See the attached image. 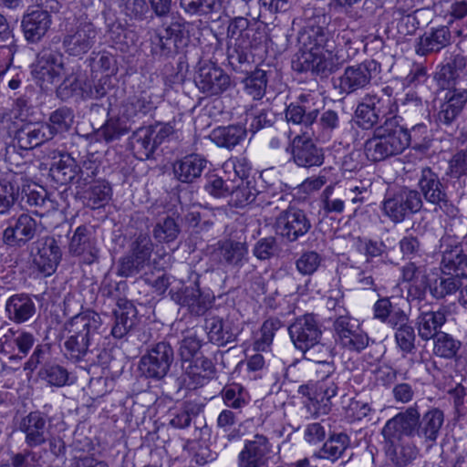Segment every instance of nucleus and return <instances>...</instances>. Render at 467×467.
<instances>
[{
    "instance_id": "nucleus-1",
    "label": "nucleus",
    "mask_w": 467,
    "mask_h": 467,
    "mask_svg": "<svg viewBox=\"0 0 467 467\" xmlns=\"http://www.w3.org/2000/svg\"><path fill=\"white\" fill-rule=\"evenodd\" d=\"M65 330V357L73 362H94V352L106 330L99 314L92 310L81 312L66 322Z\"/></svg>"
},
{
    "instance_id": "nucleus-2",
    "label": "nucleus",
    "mask_w": 467,
    "mask_h": 467,
    "mask_svg": "<svg viewBox=\"0 0 467 467\" xmlns=\"http://www.w3.org/2000/svg\"><path fill=\"white\" fill-rule=\"evenodd\" d=\"M408 138L398 118L388 117L383 124L374 130L373 137L365 142L366 156L377 162L400 154L408 148Z\"/></svg>"
},
{
    "instance_id": "nucleus-3",
    "label": "nucleus",
    "mask_w": 467,
    "mask_h": 467,
    "mask_svg": "<svg viewBox=\"0 0 467 467\" xmlns=\"http://www.w3.org/2000/svg\"><path fill=\"white\" fill-rule=\"evenodd\" d=\"M319 113V107L314 101L311 95H301L296 103H291L285 109L286 123L283 120L273 129L269 139V146L274 150H278L286 145L291 147L290 135L291 130L288 123L299 125L306 130L311 129L316 122Z\"/></svg>"
},
{
    "instance_id": "nucleus-4",
    "label": "nucleus",
    "mask_w": 467,
    "mask_h": 467,
    "mask_svg": "<svg viewBox=\"0 0 467 467\" xmlns=\"http://www.w3.org/2000/svg\"><path fill=\"white\" fill-rule=\"evenodd\" d=\"M150 35V52L160 58L174 57L188 41L185 22L175 16L166 17Z\"/></svg>"
},
{
    "instance_id": "nucleus-5",
    "label": "nucleus",
    "mask_w": 467,
    "mask_h": 467,
    "mask_svg": "<svg viewBox=\"0 0 467 467\" xmlns=\"http://www.w3.org/2000/svg\"><path fill=\"white\" fill-rule=\"evenodd\" d=\"M423 202L420 193L408 187L389 192L382 203V209L393 223L403 222L410 214L420 212Z\"/></svg>"
},
{
    "instance_id": "nucleus-6",
    "label": "nucleus",
    "mask_w": 467,
    "mask_h": 467,
    "mask_svg": "<svg viewBox=\"0 0 467 467\" xmlns=\"http://www.w3.org/2000/svg\"><path fill=\"white\" fill-rule=\"evenodd\" d=\"M333 329L336 341L348 350L360 352L368 346V334L362 329L359 321L352 317L346 309L338 310Z\"/></svg>"
},
{
    "instance_id": "nucleus-7",
    "label": "nucleus",
    "mask_w": 467,
    "mask_h": 467,
    "mask_svg": "<svg viewBox=\"0 0 467 467\" xmlns=\"http://www.w3.org/2000/svg\"><path fill=\"white\" fill-rule=\"evenodd\" d=\"M174 361L170 343L161 341L149 348L140 360L139 369L148 379L161 380L166 377Z\"/></svg>"
},
{
    "instance_id": "nucleus-8",
    "label": "nucleus",
    "mask_w": 467,
    "mask_h": 467,
    "mask_svg": "<svg viewBox=\"0 0 467 467\" xmlns=\"http://www.w3.org/2000/svg\"><path fill=\"white\" fill-rule=\"evenodd\" d=\"M100 28L90 21H79L67 29L63 36L62 45L69 56L82 57L95 47L99 40Z\"/></svg>"
},
{
    "instance_id": "nucleus-9",
    "label": "nucleus",
    "mask_w": 467,
    "mask_h": 467,
    "mask_svg": "<svg viewBox=\"0 0 467 467\" xmlns=\"http://www.w3.org/2000/svg\"><path fill=\"white\" fill-rule=\"evenodd\" d=\"M420 413L417 403L408 407L389 420L382 429V435L387 442L394 445L402 437H419Z\"/></svg>"
},
{
    "instance_id": "nucleus-10",
    "label": "nucleus",
    "mask_w": 467,
    "mask_h": 467,
    "mask_svg": "<svg viewBox=\"0 0 467 467\" xmlns=\"http://www.w3.org/2000/svg\"><path fill=\"white\" fill-rule=\"evenodd\" d=\"M338 61L328 49L311 47L302 51L293 61V67L299 72L311 71L312 73L327 78L339 67Z\"/></svg>"
},
{
    "instance_id": "nucleus-11",
    "label": "nucleus",
    "mask_w": 467,
    "mask_h": 467,
    "mask_svg": "<svg viewBox=\"0 0 467 467\" xmlns=\"http://www.w3.org/2000/svg\"><path fill=\"white\" fill-rule=\"evenodd\" d=\"M274 227L277 235L293 243L305 236L312 225L305 211L289 206L275 217Z\"/></svg>"
},
{
    "instance_id": "nucleus-12",
    "label": "nucleus",
    "mask_w": 467,
    "mask_h": 467,
    "mask_svg": "<svg viewBox=\"0 0 467 467\" xmlns=\"http://www.w3.org/2000/svg\"><path fill=\"white\" fill-rule=\"evenodd\" d=\"M418 185L424 199L436 205L435 211L439 209L449 217L457 215L458 209L449 202L439 176L431 168L420 170Z\"/></svg>"
},
{
    "instance_id": "nucleus-13",
    "label": "nucleus",
    "mask_w": 467,
    "mask_h": 467,
    "mask_svg": "<svg viewBox=\"0 0 467 467\" xmlns=\"http://www.w3.org/2000/svg\"><path fill=\"white\" fill-rule=\"evenodd\" d=\"M379 68V66L375 60H366L359 64L348 66L338 78L340 94L349 95L365 89Z\"/></svg>"
},
{
    "instance_id": "nucleus-14",
    "label": "nucleus",
    "mask_w": 467,
    "mask_h": 467,
    "mask_svg": "<svg viewBox=\"0 0 467 467\" xmlns=\"http://www.w3.org/2000/svg\"><path fill=\"white\" fill-rule=\"evenodd\" d=\"M288 333L296 348L306 352L322 337V330L314 315L306 314L295 319Z\"/></svg>"
},
{
    "instance_id": "nucleus-15",
    "label": "nucleus",
    "mask_w": 467,
    "mask_h": 467,
    "mask_svg": "<svg viewBox=\"0 0 467 467\" xmlns=\"http://www.w3.org/2000/svg\"><path fill=\"white\" fill-rule=\"evenodd\" d=\"M31 255L39 272L51 275L61 260L62 252L56 239L47 235L32 243Z\"/></svg>"
},
{
    "instance_id": "nucleus-16",
    "label": "nucleus",
    "mask_w": 467,
    "mask_h": 467,
    "mask_svg": "<svg viewBox=\"0 0 467 467\" xmlns=\"http://www.w3.org/2000/svg\"><path fill=\"white\" fill-rule=\"evenodd\" d=\"M68 253L79 258L80 263L92 265L99 260L97 238L90 227H77L68 244Z\"/></svg>"
},
{
    "instance_id": "nucleus-17",
    "label": "nucleus",
    "mask_w": 467,
    "mask_h": 467,
    "mask_svg": "<svg viewBox=\"0 0 467 467\" xmlns=\"http://www.w3.org/2000/svg\"><path fill=\"white\" fill-rule=\"evenodd\" d=\"M435 78L443 88H467V57L461 54L451 56L439 67Z\"/></svg>"
},
{
    "instance_id": "nucleus-18",
    "label": "nucleus",
    "mask_w": 467,
    "mask_h": 467,
    "mask_svg": "<svg viewBox=\"0 0 467 467\" xmlns=\"http://www.w3.org/2000/svg\"><path fill=\"white\" fill-rule=\"evenodd\" d=\"M304 135H296L291 141V154L294 162L303 168L321 166L325 156L323 150L317 147L309 136L308 131Z\"/></svg>"
},
{
    "instance_id": "nucleus-19",
    "label": "nucleus",
    "mask_w": 467,
    "mask_h": 467,
    "mask_svg": "<svg viewBox=\"0 0 467 467\" xmlns=\"http://www.w3.org/2000/svg\"><path fill=\"white\" fill-rule=\"evenodd\" d=\"M194 82L201 92L207 96H215L230 87L231 78L222 68L207 63L199 67Z\"/></svg>"
},
{
    "instance_id": "nucleus-20",
    "label": "nucleus",
    "mask_w": 467,
    "mask_h": 467,
    "mask_svg": "<svg viewBox=\"0 0 467 467\" xmlns=\"http://www.w3.org/2000/svg\"><path fill=\"white\" fill-rule=\"evenodd\" d=\"M213 256L221 266L238 271L248 262V246L244 242L221 240L216 244Z\"/></svg>"
},
{
    "instance_id": "nucleus-21",
    "label": "nucleus",
    "mask_w": 467,
    "mask_h": 467,
    "mask_svg": "<svg viewBox=\"0 0 467 467\" xmlns=\"http://www.w3.org/2000/svg\"><path fill=\"white\" fill-rule=\"evenodd\" d=\"M171 299L194 316H202L211 307L213 297L202 291L197 284L177 291L171 290Z\"/></svg>"
},
{
    "instance_id": "nucleus-22",
    "label": "nucleus",
    "mask_w": 467,
    "mask_h": 467,
    "mask_svg": "<svg viewBox=\"0 0 467 467\" xmlns=\"http://www.w3.org/2000/svg\"><path fill=\"white\" fill-rule=\"evenodd\" d=\"M271 452V444L267 437L255 434L245 441L238 456V467H265Z\"/></svg>"
},
{
    "instance_id": "nucleus-23",
    "label": "nucleus",
    "mask_w": 467,
    "mask_h": 467,
    "mask_svg": "<svg viewBox=\"0 0 467 467\" xmlns=\"http://www.w3.org/2000/svg\"><path fill=\"white\" fill-rule=\"evenodd\" d=\"M337 378H335L333 373H327V375L317 383L313 398L311 399L312 403H306L308 412L313 416L327 414L333 405L332 399L337 396Z\"/></svg>"
},
{
    "instance_id": "nucleus-24",
    "label": "nucleus",
    "mask_w": 467,
    "mask_h": 467,
    "mask_svg": "<svg viewBox=\"0 0 467 467\" xmlns=\"http://www.w3.org/2000/svg\"><path fill=\"white\" fill-rule=\"evenodd\" d=\"M443 101L439 107L437 121L440 125L451 126L462 113L467 104V88H446Z\"/></svg>"
},
{
    "instance_id": "nucleus-25",
    "label": "nucleus",
    "mask_w": 467,
    "mask_h": 467,
    "mask_svg": "<svg viewBox=\"0 0 467 467\" xmlns=\"http://www.w3.org/2000/svg\"><path fill=\"white\" fill-rule=\"evenodd\" d=\"M36 231V221L29 214L22 213L10 221L9 226L3 233V240L7 245L21 247L33 239Z\"/></svg>"
},
{
    "instance_id": "nucleus-26",
    "label": "nucleus",
    "mask_w": 467,
    "mask_h": 467,
    "mask_svg": "<svg viewBox=\"0 0 467 467\" xmlns=\"http://www.w3.org/2000/svg\"><path fill=\"white\" fill-rule=\"evenodd\" d=\"M385 115V99L377 94H367L355 111L357 124L364 130L372 129Z\"/></svg>"
},
{
    "instance_id": "nucleus-27",
    "label": "nucleus",
    "mask_w": 467,
    "mask_h": 467,
    "mask_svg": "<svg viewBox=\"0 0 467 467\" xmlns=\"http://www.w3.org/2000/svg\"><path fill=\"white\" fill-rule=\"evenodd\" d=\"M331 17L322 12H317L309 20L307 26L299 36V41L307 49L311 47L324 48L328 40L327 26Z\"/></svg>"
},
{
    "instance_id": "nucleus-28",
    "label": "nucleus",
    "mask_w": 467,
    "mask_h": 467,
    "mask_svg": "<svg viewBox=\"0 0 467 467\" xmlns=\"http://www.w3.org/2000/svg\"><path fill=\"white\" fill-rule=\"evenodd\" d=\"M52 139V132L47 122H26L19 127L15 140L22 150H32Z\"/></svg>"
},
{
    "instance_id": "nucleus-29",
    "label": "nucleus",
    "mask_w": 467,
    "mask_h": 467,
    "mask_svg": "<svg viewBox=\"0 0 467 467\" xmlns=\"http://www.w3.org/2000/svg\"><path fill=\"white\" fill-rule=\"evenodd\" d=\"M50 26V14L41 8L25 14L21 22L24 36L29 43L39 42L47 33Z\"/></svg>"
},
{
    "instance_id": "nucleus-30",
    "label": "nucleus",
    "mask_w": 467,
    "mask_h": 467,
    "mask_svg": "<svg viewBox=\"0 0 467 467\" xmlns=\"http://www.w3.org/2000/svg\"><path fill=\"white\" fill-rule=\"evenodd\" d=\"M444 420V412L439 408H431L420 417L418 439L427 449H431L436 444L441 433Z\"/></svg>"
},
{
    "instance_id": "nucleus-31",
    "label": "nucleus",
    "mask_w": 467,
    "mask_h": 467,
    "mask_svg": "<svg viewBox=\"0 0 467 467\" xmlns=\"http://www.w3.org/2000/svg\"><path fill=\"white\" fill-rule=\"evenodd\" d=\"M63 70V55L51 49H42L36 58L33 73L36 78L53 82Z\"/></svg>"
},
{
    "instance_id": "nucleus-32",
    "label": "nucleus",
    "mask_w": 467,
    "mask_h": 467,
    "mask_svg": "<svg viewBox=\"0 0 467 467\" xmlns=\"http://www.w3.org/2000/svg\"><path fill=\"white\" fill-rule=\"evenodd\" d=\"M446 322L445 312L441 309H429L428 306L420 307V315L417 317L418 334L422 340L428 341L434 338L441 332L439 329Z\"/></svg>"
},
{
    "instance_id": "nucleus-33",
    "label": "nucleus",
    "mask_w": 467,
    "mask_h": 467,
    "mask_svg": "<svg viewBox=\"0 0 467 467\" xmlns=\"http://www.w3.org/2000/svg\"><path fill=\"white\" fill-rule=\"evenodd\" d=\"M24 176L16 173L0 182V214L8 213L20 198L24 199Z\"/></svg>"
},
{
    "instance_id": "nucleus-34",
    "label": "nucleus",
    "mask_w": 467,
    "mask_h": 467,
    "mask_svg": "<svg viewBox=\"0 0 467 467\" xmlns=\"http://www.w3.org/2000/svg\"><path fill=\"white\" fill-rule=\"evenodd\" d=\"M182 368L190 379L193 388L203 386L215 374L213 361L202 355L191 360H185L182 364Z\"/></svg>"
},
{
    "instance_id": "nucleus-35",
    "label": "nucleus",
    "mask_w": 467,
    "mask_h": 467,
    "mask_svg": "<svg viewBox=\"0 0 467 467\" xmlns=\"http://www.w3.org/2000/svg\"><path fill=\"white\" fill-rule=\"evenodd\" d=\"M20 430L25 433V441L29 447L42 445L47 441L48 428L40 412H31L25 417L20 423Z\"/></svg>"
},
{
    "instance_id": "nucleus-36",
    "label": "nucleus",
    "mask_w": 467,
    "mask_h": 467,
    "mask_svg": "<svg viewBox=\"0 0 467 467\" xmlns=\"http://www.w3.org/2000/svg\"><path fill=\"white\" fill-rule=\"evenodd\" d=\"M207 161L198 154H190L173 163L175 178L182 183H192L200 178L206 168Z\"/></svg>"
},
{
    "instance_id": "nucleus-37",
    "label": "nucleus",
    "mask_w": 467,
    "mask_h": 467,
    "mask_svg": "<svg viewBox=\"0 0 467 467\" xmlns=\"http://www.w3.org/2000/svg\"><path fill=\"white\" fill-rule=\"evenodd\" d=\"M7 317L17 324L28 321L36 314V304L30 295L21 293L11 296L5 302Z\"/></svg>"
},
{
    "instance_id": "nucleus-38",
    "label": "nucleus",
    "mask_w": 467,
    "mask_h": 467,
    "mask_svg": "<svg viewBox=\"0 0 467 467\" xmlns=\"http://www.w3.org/2000/svg\"><path fill=\"white\" fill-rule=\"evenodd\" d=\"M205 329L209 340L217 346H226L235 342L239 333L238 328L217 316H210L205 318Z\"/></svg>"
},
{
    "instance_id": "nucleus-39",
    "label": "nucleus",
    "mask_w": 467,
    "mask_h": 467,
    "mask_svg": "<svg viewBox=\"0 0 467 467\" xmlns=\"http://www.w3.org/2000/svg\"><path fill=\"white\" fill-rule=\"evenodd\" d=\"M451 41V34L447 26L432 28L422 35L416 44V53L420 56H427L436 53L449 46Z\"/></svg>"
},
{
    "instance_id": "nucleus-40",
    "label": "nucleus",
    "mask_w": 467,
    "mask_h": 467,
    "mask_svg": "<svg viewBox=\"0 0 467 467\" xmlns=\"http://www.w3.org/2000/svg\"><path fill=\"white\" fill-rule=\"evenodd\" d=\"M113 315L115 322L110 333L116 338H122L136 324V308L131 302L120 298L117 302Z\"/></svg>"
},
{
    "instance_id": "nucleus-41",
    "label": "nucleus",
    "mask_w": 467,
    "mask_h": 467,
    "mask_svg": "<svg viewBox=\"0 0 467 467\" xmlns=\"http://www.w3.org/2000/svg\"><path fill=\"white\" fill-rule=\"evenodd\" d=\"M441 267L448 275L467 277V254L461 245H447L442 251Z\"/></svg>"
},
{
    "instance_id": "nucleus-42",
    "label": "nucleus",
    "mask_w": 467,
    "mask_h": 467,
    "mask_svg": "<svg viewBox=\"0 0 467 467\" xmlns=\"http://www.w3.org/2000/svg\"><path fill=\"white\" fill-rule=\"evenodd\" d=\"M148 126L136 130L130 137V146L134 156L139 160L150 159L157 149Z\"/></svg>"
},
{
    "instance_id": "nucleus-43",
    "label": "nucleus",
    "mask_w": 467,
    "mask_h": 467,
    "mask_svg": "<svg viewBox=\"0 0 467 467\" xmlns=\"http://www.w3.org/2000/svg\"><path fill=\"white\" fill-rule=\"evenodd\" d=\"M78 164L70 154H60L57 161H55L50 168L53 179L60 184L73 182L77 177Z\"/></svg>"
},
{
    "instance_id": "nucleus-44",
    "label": "nucleus",
    "mask_w": 467,
    "mask_h": 467,
    "mask_svg": "<svg viewBox=\"0 0 467 467\" xmlns=\"http://www.w3.org/2000/svg\"><path fill=\"white\" fill-rule=\"evenodd\" d=\"M245 136V129L238 125H230L215 129L212 133V140L217 146L231 150L244 140Z\"/></svg>"
},
{
    "instance_id": "nucleus-45",
    "label": "nucleus",
    "mask_w": 467,
    "mask_h": 467,
    "mask_svg": "<svg viewBox=\"0 0 467 467\" xmlns=\"http://www.w3.org/2000/svg\"><path fill=\"white\" fill-rule=\"evenodd\" d=\"M349 444L350 440L346 433L340 432L331 434L317 453V457L336 461L342 456Z\"/></svg>"
},
{
    "instance_id": "nucleus-46",
    "label": "nucleus",
    "mask_w": 467,
    "mask_h": 467,
    "mask_svg": "<svg viewBox=\"0 0 467 467\" xmlns=\"http://www.w3.org/2000/svg\"><path fill=\"white\" fill-rule=\"evenodd\" d=\"M111 187L105 181H96L85 192L86 204L91 209H99L111 199Z\"/></svg>"
},
{
    "instance_id": "nucleus-47",
    "label": "nucleus",
    "mask_w": 467,
    "mask_h": 467,
    "mask_svg": "<svg viewBox=\"0 0 467 467\" xmlns=\"http://www.w3.org/2000/svg\"><path fill=\"white\" fill-rule=\"evenodd\" d=\"M267 82L266 71L257 68L244 78V90L253 99L259 100L265 95Z\"/></svg>"
},
{
    "instance_id": "nucleus-48",
    "label": "nucleus",
    "mask_w": 467,
    "mask_h": 467,
    "mask_svg": "<svg viewBox=\"0 0 467 467\" xmlns=\"http://www.w3.org/2000/svg\"><path fill=\"white\" fill-rule=\"evenodd\" d=\"M353 33L344 30L337 36V48L335 58L341 66L343 63L353 59L359 50L360 43L354 39Z\"/></svg>"
},
{
    "instance_id": "nucleus-49",
    "label": "nucleus",
    "mask_w": 467,
    "mask_h": 467,
    "mask_svg": "<svg viewBox=\"0 0 467 467\" xmlns=\"http://www.w3.org/2000/svg\"><path fill=\"white\" fill-rule=\"evenodd\" d=\"M203 406L194 401H185L178 409L170 420V425L177 429H184L190 426L192 419L199 416Z\"/></svg>"
},
{
    "instance_id": "nucleus-50",
    "label": "nucleus",
    "mask_w": 467,
    "mask_h": 467,
    "mask_svg": "<svg viewBox=\"0 0 467 467\" xmlns=\"http://www.w3.org/2000/svg\"><path fill=\"white\" fill-rule=\"evenodd\" d=\"M461 279L454 275L438 277L430 284V292L436 299L444 298L455 294L460 289L462 285Z\"/></svg>"
},
{
    "instance_id": "nucleus-51",
    "label": "nucleus",
    "mask_w": 467,
    "mask_h": 467,
    "mask_svg": "<svg viewBox=\"0 0 467 467\" xmlns=\"http://www.w3.org/2000/svg\"><path fill=\"white\" fill-rule=\"evenodd\" d=\"M182 9L191 15L217 13L222 7V0H180Z\"/></svg>"
},
{
    "instance_id": "nucleus-52",
    "label": "nucleus",
    "mask_w": 467,
    "mask_h": 467,
    "mask_svg": "<svg viewBox=\"0 0 467 467\" xmlns=\"http://www.w3.org/2000/svg\"><path fill=\"white\" fill-rule=\"evenodd\" d=\"M44 454L42 451L25 450L11 457V465L0 467H42L46 463Z\"/></svg>"
},
{
    "instance_id": "nucleus-53",
    "label": "nucleus",
    "mask_w": 467,
    "mask_h": 467,
    "mask_svg": "<svg viewBox=\"0 0 467 467\" xmlns=\"http://www.w3.org/2000/svg\"><path fill=\"white\" fill-rule=\"evenodd\" d=\"M180 233V227L175 220L167 216L159 221L152 231L153 237L159 243H170L174 241Z\"/></svg>"
},
{
    "instance_id": "nucleus-54",
    "label": "nucleus",
    "mask_w": 467,
    "mask_h": 467,
    "mask_svg": "<svg viewBox=\"0 0 467 467\" xmlns=\"http://www.w3.org/2000/svg\"><path fill=\"white\" fill-rule=\"evenodd\" d=\"M74 122L73 111L68 108H59L51 113L49 117V128L52 132V138L59 132L67 131Z\"/></svg>"
},
{
    "instance_id": "nucleus-55",
    "label": "nucleus",
    "mask_w": 467,
    "mask_h": 467,
    "mask_svg": "<svg viewBox=\"0 0 467 467\" xmlns=\"http://www.w3.org/2000/svg\"><path fill=\"white\" fill-rule=\"evenodd\" d=\"M152 251L153 244L145 234H139L130 247V254L145 266L150 263Z\"/></svg>"
},
{
    "instance_id": "nucleus-56",
    "label": "nucleus",
    "mask_w": 467,
    "mask_h": 467,
    "mask_svg": "<svg viewBox=\"0 0 467 467\" xmlns=\"http://www.w3.org/2000/svg\"><path fill=\"white\" fill-rule=\"evenodd\" d=\"M434 339V354L445 358H451L456 356L461 348V342L454 340L450 335L442 332L437 335Z\"/></svg>"
},
{
    "instance_id": "nucleus-57",
    "label": "nucleus",
    "mask_w": 467,
    "mask_h": 467,
    "mask_svg": "<svg viewBox=\"0 0 467 467\" xmlns=\"http://www.w3.org/2000/svg\"><path fill=\"white\" fill-rule=\"evenodd\" d=\"M11 340L14 341L19 352L24 355L27 354L35 343L34 336L31 333L25 331L16 333L12 329H8L0 338V343L2 347L5 348Z\"/></svg>"
},
{
    "instance_id": "nucleus-58",
    "label": "nucleus",
    "mask_w": 467,
    "mask_h": 467,
    "mask_svg": "<svg viewBox=\"0 0 467 467\" xmlns=\"http://www.w3.org/2000/svg\"><path fill=\"white\" fill-rule=\"evenodd\" d=\"M40 375L50 385L62 387L68 383L69 373L67 368L57 364L46 365L40 372Z\"/></svg>"
},
{
    "instance_id": "nucleus-59",
    "label": "nucleus",
    "mask_w": 467,
    "mask_h": 467,
    "mask_svg": "<svg viewBox=\"0 0 467 467\" xmlns=\"http://www.w3.org/2000/svg\"><path fill=\"white\" fill-rule=\"evenodd\" d=\"M304 353L307 355V359L318 364H323L326 367V371L327 373L330 374L334 372L335 368L333 362L329 360L332 357L329 347L320 344V341H318V343H316L311 348H309V350H306Z\"/></svg>"
},
{
    "instance_id": "nucleus-60",
    "label": "nucleus",
    "mask_w": 467,
    "mask_h": 467,
    "mask_svg": "<svg viewBox=\"0 0 467 467\" xmlns=\"http://www.w3.org/2000/svg\"><path fill=\"white\" fill-rule=\"evenodd\" d=\"M418 453L419 451L414 444L410 442L401 443L393 449L391 461L397 466H406L417 458Z\"/></svg>"
},
{
    "instance_id": "nucleus-61",
    "label": "nucleus",
    "mask_w": 467,
    "mask_h": 467,
    "mask_svg": "<svg viewBox=\"0 0 467 467\" xmlns=\"http://www.w3.org/2000/svg\"><path fill=\"white\" fill-rule=\"evenodd\" d=\"M129 131L126 124L120 119H109L98 131V135L107 142L119 139Z\"/></svg>"
},
{
    "instance_id": "nucleus-62",
    "label": "nucleus",
    "mask_w": 467,
    "mask_h": 467,
    "mask_svg": "<svg viewBox=\"0 0 467 467\" xmlns=\"http://www.w3.org/2000/svg\"><path fill=\"white\" fill-rule=\"evenodd\" d=\"M322 258L319 254L315 251H307L303 253L296 261L297 271L305 275H313L319 267Z\"/></svg>"
},
{
    "instance_id": "nucleus-63",
    "label": "nucleus",
    "mask_w": 467,
    "mask_h": 467,
    "mask_svg": "<svg viewBox=\"0 0 467 467\" xmlns=\"http://www.w3.org/2000/svg\"><path fill=\"white\" fill-rule=\"evenodd\" d=\"M321 202L323 209L326 213H341L344 211L346 200L343 199L342 194H335L334 187L327 186L321 195Z\"/></svg>"
},
{
    "instance_id": "nucleus-64",
    "label": "nucleus",
    "mask_w": 467,
    "mask_h": 467,
    "mask_svg": "<svg viewBox=\"0 0 467 467\" xmlns=\"http://www.w3.org/2000/svg\"><path fill=\"white\" fill-rule=\"evenodd\" d=\"M202 347L201 340L195 333L186 336L180 344L179 355L182 363L200 357L199 351Z\"/></svg>"
}]
</instances>
